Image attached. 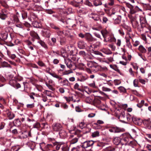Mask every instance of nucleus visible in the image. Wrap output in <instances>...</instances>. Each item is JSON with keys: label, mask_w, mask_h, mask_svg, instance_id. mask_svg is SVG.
I'll use <instances>...</instances> for the list:
<instances>
[{"label": "nucleus", "mask_w": 151, "mask_h": 151, "mask_svg": "<svg viewBox=\"0 0 151 151\" xmlns=\"http://www.w3.org/2000/svg\"><path fill=\"white\" fill-rule=\"evenodd\" d=\"M1 39L4 41L5 40L7 39L8 33L7 32L5 31L4 32H2L1 34Z\"/></svg>", "instance_id": "b1692460"}, {"label": "nucleus", "mask_w": 151, "mask_h": 151, "mask_svg": "<svg viewBox=\"0 0 151 151\" xmlns=\"http://www.w3.org/2000/svg\"><path fill=\"white\" fill-rule=\"evenodd\" d=\"M6 17V14L2 12L0 14V18L4 20L5 19Z\"/></svg>", "instance_id": "e433bc0d"}, {"label": "nucleus", "mask_w": 151, "mask_h": 151, "mask_svg": "<svg viewBox=\"0 0 151 151\" xmlns=\"http://www.w3.org/2000/svg\"><path fill=\"white\" fill-rule=\"evenodd\" d=\"M66 39L65 37L60 38V45H65L66 43Z\"/></svg>", "instance_id": "a878e982"}, {"label": "nucleus", "mask_w": 151, "mask_h": 151, "mask_svg": "<svg viewBox=\"0 0 151 151\" xmlns=\"http://www.w3.org/2000/svg\"><path fill=\"white\" fill-rule=\"evenodd\" d=\"M59 20L63 23H66L67 24H71V21H73L70 18L68 19L67 20L65 19L64 17H61V18L59 19Z\"/></svg>", "instance_id": "ddd939ff"}, {"label": "nucleus", "mask_w": 151, "mask_h": 151, "mask_svg": "<svg viewBox=\"0 0 151 151\" xmlns=\"http://www.w3.org/2000/svg\"><path fill=\"white\" fill-rule=\"evenodd\" d=\"M113 142L116 145H118L120 144H121V139L119 137H115L113 139Z\"/></svg>", "instance_id": "aec40b11"}, {"label": "nucleus", "mask_w": 151, "mask_h": 151, "mask_svg": "<svg viewBox=\"0 0 151 151\" xmlns=\"http://www.w3.org/2000/svg\"><path fill=\"white\" fill-rule=\"evenodd\" d=\"M9 84L10 85L17 89L21 87L20 84L18 83L15 80L12 79L9 81Z\"/></svg>", "instance_id": "6e6552de"}, {"label": "nucleus", "mask_w": 151, "mask_h": 151, "mask_svg": "<svg viewBox=\"0 0 151 151\" xmlns=\"http://www.w3.org/2000/svg\"><path fill=\"white\" fill-rule=\"evenodd\" d=\"M6 112L8 117L9 119H12L15 117L14 114L13 113L10 111L9 109L6 110Z\"/></svg>", "instance_id": "f3484780"}, {"label": "nucleus", "mask_w": 151, "mask_h": 151, "mask_svg": "<svg viewBox=\"0 0 151 151\" xmlns=\"http://www.w3.org/2000/svg\"><path fill=\"white\" fill-rule=\"evenodd\" d=\"M93 53L94 54L99 55L100 56H103L102 53L98 51H94L93 52Z\"/></svg>", "instance_id": "13d9d810"}, {"label": "nucleus", "mask_w": 151, "mask_h": 151, "mask_svg": "<svg viewBox=\"0 0 151 151\" xmlns=\"http://www.w3.org/2000/svg\"><path fill=\"white\" fill-rule=\"evenodd\" d=\"M43 34L44 36L48 38L51 35L50 31L45 29L43 31Z\"/></svg>", "instance_id": "4be33fe9"}, {"label": "nucleus", "mask_w": 151, "mask_h": 151, "mask_svg": "<svg viewBox=\"0 0 151 151\" xmlns=\"http://www.w3.org/2000/svg\"><path fill=\"white\" fill-rule=\"evenodd\" d=\"M12 19L14 21V23L18 22L19 21L18 16L17 15H13L12 17Z\"/></svg>", "instance_id": "58836bf2"}, {"label": "nucleus", "mask_w": 151, "mask_h": 151, "mask_svg": "<svg viewBox=\"0 0 151 151\" xmlns=\"http://www.w3.org/2000/svg\"><path fill=\"white\" fill-rule=\"evenodd\" d=\"M116 44L117 46H120L121 44V40L120 39H118L117 40Z\"/></svg>", "instance_id": "774afa93"}, {"label": "nucleus", "mask_w": 151, "mask_h": 151, "mask_svg": "<svg viewBox=\"0 0 151 151\" xmlns=\"http://www.w3.org/2000/svg\"><path fill=\"white\" fill-rule=\"evenodd\" d=\"M139 81L140 83L142 84H145L146 81L144 79H141L139 76Z\"/></svg>", "instance_id": "69168bd1"}, {"label": "nucleus", "mask_w": 151, "mask_h": 151, "mask_svg": "<svg viewBox=\"0 0 151 151\" xmlns=\"http://www.w3.org/2000/svg\"><path fill=\"white\" fill-rule=\"evenodd\" d=\"M109 131L111 132L119 133L122 131V130L119 127H113L109 129Z\"/></svg>", "instance_id": "9b49d317"}, {"label": "nucleus", "mask_w": 151, "mask_h": 151, "mask_svg": "<svg viewBox=\"0 0 151 151\" xmlns=\"http://www.w3.org/2000/svg\"><path fill=\"white\" fill-rule=\"evenodd\" d=\"M0 3L2 6L6 8H8L9 7V6L6 4V2L5 1L0 0Z\"/></svg>", "instance_id": "c756f323"}, {"label": "nucleus", "mask_w": 151, "mask_h": 151, "mask_svg": "<svg viewBox=\"0 0 151 151\" xmlns=\"http://www.w3.org/2000/svg\"><path fill=\"white\" fill-rule=\"evenodd\" d=\"M53 130L55 132H58L63 128L62 124L58 123H54L52 125Z\"/></svg>", "instance_id": "39448f33"}, {"label": "nucleus", "mask_w": 151, "mask_h": 151, "mask_svg": "<svg viewBox=\"0 0 151 151\" xmlns=\"http://www.w3.org/2000/svg\"><path fill=\"white\" fill-rule=\"evenodd\" d=\"M120 93H126V89L123 86H120L118 88Z\"/></svg>", "instance_id": "473e14b6"}, {"label": "nucleus", "mask_w": 151, "mask_h": 151, "mask_svg": "<svg viewBox=\"0 0 151 151\" xmlns=\"http://www.w3.org/2000/svg\"><path fill=\"white\" fill-rule=\"evenodd\" d=\"M78 141V139L75 137L70 142V144H74L76 143Z\"/></svg>", "instance_id": "37998d69"}, {"label": "nucleus", "mask_w": 151, "mask_h": 151, "mask_svg": "<svg viewBox=\"0 0 151 151\" xmlns=\"http://www.w3.org/2000/svg\"><path fill=\"white\" fill-rule=\"evenodd\" d=\"M70 34V32L68 30H66L64 33L65 36L67 37H69Z\"/></svg>", "instance_id": "bf43d9fd"}, {"label": "nucleus", "mask_w": 151, "mask_h": 151, "mask_svg": "<svg viewBox=\"0 0 151 151\" xmlns=\"http://www.w3.org/2000/svg\"><path fill=\"white\" fill-rule=\"evenodd\" d=\"M65 62L68 68L72 70H74L76 68V63L72 61L69 59H65Z\"/></svg>", "instance_id": "7ed1b4c3"}, {"label": "nucleus", "mask_w": 151, "mask_h": 151, "mask_svg": "<svg viewBox=\"0 0 151 151\" xmlns=\"http://www.w3.org/2000/svg\"><path fill=\"white\" fill-rule=\"evenodd\" d=\"M61 83L63 86H70V83L68 80L65 79L60 82Z\"/></svg>", "instance_id": "5701e85b"}, {"label": "nucleus", "mask_w": 151, "mask_h": 151, "mask_svg": "<svg viewBox=\"0 0 151 151\" xmlns=\"http://www.w3.org/2000/svg\"><path fill=\"white\" fill-rule=\"evenodd\" d=\"M96 146L99 147H100V149H101L104 146V145L102 143L99 142L97 144Z\"/></svg>", "instance_id": "0e129e2a"}, {"label": "nucleus", "mask_w": 151, "mask_h": 151, "mask_svg": "<svg viewBox=\"0 0 151 151\" xmlns=\"http://www.w3.org/2000/svg\"><path fill=\"white\" fill-rule=\"evenodd\" d=\"M101 51L107 55L111 54L112 53L111 51L109 49L103 48L101 50Z\"/></svg>", "instance_id": "c85d7f7f"}, {"label": "nucleus", "mask_w": 151, "mask_h": 151, "mask_svg": "<svg viewBox=\"0 0 151 151\" xmlns=\"http://www.w3.org/2000/svg\"><path fill=\"white\" fill-rule=\"evenodd\" d=\"M119 112V110H116V113L119 114L118 115V116L119 119L120 118H124L125 117L126 115L124 111H121L120 114L118 113V112Z\"/></svg>", "instance_id": "412c9836"}, {"label": "nucleus", "mask_w": 151, "mask_h": 151, "mask_svg": "<svg viewBox=\"0 0 151 151\" xmlns=\"http://www.w3.org/2000/svg\"><path fill=\"white\" fill-rule=\"evenodd\" d=\"M72 151H85V149L82 146V144L81 145L78 146L76 147H74L72 149Z\"/></svg>", "instance_id": "a211bd4d"}, {"label": "nucleus", "mask_w": 151, "mask_h": 151, "mask_svg": "<svg viewBox=\"0 0 151 151\" xmlns=\"http://www.w3.org/2000/svg\"><path fill=\"white\" fill-rule=\"evenodd\" d=\"M85 38L87 41L90 42H92L97 40L96 39L93 38L92 35L89 33L86 34Z\"/></svg>", "instance_id": "1a4fd4ad"}, {"label": "nucleus", "mask_w": 151, "mask_h": 151, "mask_svg": "<svg viewBox=\"0 0 151 151\" xmlns=\"http://www.w3.org/2000/svg\"><path fill=\"white\" fill-rule=\"evenodd\" d=\"M66 101L69 102L71 101H73L74 102H78L80 101V99H79L78 96L76 95H74V96H72L71 97L68 98L67 97H65Z\"/></svg>", "instance_id": "9d476101"}, {"label": "nucleus", "mask_w": 151, "mask_h": 151, "mask_svg": "<svg viewBox=\"0 0 151 151\" xmlns=\"http://www.w3.org/2000/svg\"><path fill=\"white\" fill-rule=\"evenodd\" d=\"M61 150L62 151H68L69 147L66 144L62 146Z\"/></svg>", "instance_id": "2f4dec72"}, {"label": "nucleus", "mask_w": 151, "mask_h": 151, "mask_svg": "<svg viewBox=\"0 0 151 151\" xmlns=\"http://www.w3.org/2000/svg\"><path fill=\"white\" fill-rule=\"evenodd\" d=\"M101 34L106 33L105 36L108 40V42L110 43L112 42H115L116 39L114 37V35L109 33V32L106 29L101 30Z\"/></svg>", "instance_id": "f257e3e1"}, {"label": "nucleus", "mask_w": 151, "mask_h": 151, "mask_svg": "<svg viewBox=\"0 0 151 151\" xmlns=\"http://www.w3.org/2000/svg\"><path fill=\"white\" fill-rule=\"evenodd\" d=\"M79 85L78 83H76L74 86V88L75 89H77L79 91H81V89L79 88Z\"/></svg>", "instance_id": "5fc2aeb1"}, {"label": "nucleus", "mask_w": 151, "mask_h": 151, "mask_svg": "<svg viewBox=\"0 0 151 151\" xmlns=\"http://www.w3.org/2000/svg\"><path fill=\"white\" fill-rule=\"evenodd\" d=\"M114 82L115 86L119 85L121 83L120 81L117 79L114 80Z\"/></svg>", "instance_id": "09e8293b"}, {"label": "nucleus", "mask_w": 151, "mask_h": 151, "mask_svg": "<svg viewBox=\"0 0 151 151\" xmlns=\"http://www.w3.org/2000/svg\"><path fill=\"white\" fill-rule=\"evenodd\" d=\"M38 65L41 67H44L45 66V64L42 61L39 60L37 62Z\"/></svg>", "instance_id": "49530a36"}, {"label": "nucleus", "mask_w": 151, "mask_h": 151, "mask_svg": "<svg viewBox=\"0 0 151 151\" xmlns=\"http://www.w3.org/2000/svg\"><path fill=\"white\" fill-rule=\"evenodd\" d=\"M102 23L103 24H104L106 23L107 22L108 20V19L106 17H103L102 18Z\"/></svg>", "instance_id": "338daca9"}, {"label": "nucleus", "mask_w": 151, "mask_h": 151, "mask_svg": "<svg viewBox=\"0 0 151 151\" xmlns=\"http://www.w3.org/2000/svg\"><path fill=\"white\" fill-rule=\"evenodd\" d=\"M45 84L46 86L49 88V89L51 90L52 91L54 90L55 89L52 87L51 85L48 83L47 82L45 83Z\"/></svg>", "instance_id": "3c124183"}, {"label": "nucleus", "mask_w": 151, "mask_h": 151, "mask_svg": "<svg viewBox=\"0 0 151 151\" xmlns=\"http://www.w3.org/2000/svg\"><path fill=\"white\" fill-rule=\"evenodd\" d=\"M93 4L95 6H97L101 5L102 3L100 0H97L94 1Z\"/></svg>", "instance_id": "4c0bfd02"}, {"label": "nucleus", "mask_w": 151, "mask_h": 151, "mask_svg": "<svg viewBox=\"0 0 151 151\" xmlns=\"http://www.w3.org/2000/svg\"><path fill=\"white\" fill-rule=\"evenodd\" d=\"M32 25L33 26L36 28H38L39 27V23L37 22H33L32 23Z\"/></svg>", "instance_id": "c03bdc74"}, {"label": "nucleus", "mask_w": 151, "mask_h": 151, "mask_svg": "<svg viewBox=\"0 0 151 151\" xmlns=\"http://www.w3.org/2000/svg\"><path fill=\"white\" fill-rule=\"evenodd\" d=\"M137 12V11H136L135 8H134L133 6L130 9V12L131 14H134Z\"/></svg>", "instance_id": "8fccbe9b"}, {"label": "nucleus", "mask_w": 151, "mask_h": 151, "mask_svg": "<svg viewBox=\"0 0 151 151\" xmlns=\"http://www.w3.org/2000/svg\"><path fill=\"white\" fill-rule=\"evenodd\" d=\"M38 43H39L40 45L43 47L45 49H47V45L45 44L44 42L42 41V40H40V41L38 42Z\"/></svg>", "instance_id": "f704fd0d"}, {"label": "nucleus", "mask_w": 151, "mask_h": 151, "mask_svg": "<svg viewBox=\"0 0 151 151\" xmlns=\"http://www.w3.org/2000/svg\"><path fill=\"white\" fill-rule=\"evenodd\" d=\"M85 124L84 122H81L79 124L80 127L81 129H83L85 127Z\"/></svg>", "instance_id": "680f3d73"}, {"label": "nucleus", "mask_w": 151, "mask_h": 151, "mask_svg": "<svg viewBox=\"0 0 151 151\" xmlns=\"http://www.w3.org/2000/svg\"><path fill=\"white\" fill-rule=\"evenodd\" d=\"M51 69L50 68H47L46 70V72L52 76L53 77L57 79H58L59 80H62V78L61 77L57 75L54 72H51L50 71Z\"/></svg>", "instance_id": "0eeeda50"}, {"label": "nucleus", "mask_w": 151, "mask_h": 151, "mask_svg": "<svg viewBox=\"0 0 151 151\" xmlns=\"http://www.w3.org/2000/svg\"><path fill=\"white\" fill-rule=\"evenodd\" d=\"M102 90L103 91H104L109 92L111 91V89L104 86H103L102 87Z\"/></svg>", "instance_id": "603ef678"}, {"label": "nucleus", "mask_w": 151, "mask_h": 151, "mask_svg": "<svg viewBox=\"0 0 151 151\" xmlns=\"http://www.w3.org/2000/svg\"><path fill=\"white\" fill-rule=\"evenodd\" d=\"M91 18L95 21H101V20L100 18L99 15L97 14H93Z\"/></svg>", "instance_id": "bb28decb"}, {"label": "nucleus", "mask_w": 151, "mask_h": 151, "mask_svg": "<svg viewBox=\"0 0 151 151\" xmlns=\"http://www.w3.org/2000/svg\"><path fill=\"white\" fill-rule=\"evenodd\" d=\"M131 38L130 37L126 38V45L129 48H131L132 47V45L130 42V40Z\"/></svg>", "instance_id": "393cba45"}, {"label": "nucleus", "mask_w": 151, "mask_h": 151, "mask_svg": "<svg viewBox=\"0 0 151 151\" xmlns=\"http://www.w3.org/2000/svg\"><path fill=\"white\" fill-rule=\"evenodd\" d=\"M58 132H59V134L60 137L63 138L67 135V134L63 128H62V129L60 130Z\"/></svg>", "instance_id": "6ab92c4d"}, {"label": "nucleus", "mask_w": 151, "mask_h": 151, "mask_svg": "<svg viewBox=\"0 0 151 151\" xmlns=\"http://www.w3.org/2000/svg\"><path fill=\"white\" fill-rule=\"evenodd\" d=\"M133 27L137 29L140 31H141L140 25L138 22L136 20H133L131 22Z\"/></svg>", "instance_id": "4468645a"}, {"label": "nucleus", "mask_w": 151, "mask_h": 151, "mask_svg": "<svg viewBox=\"0 0 151 151\" xmlns=\"http://www.w3.org/2000/svg\"><path fill=\"white\" fill-rule=\"evenodd\" d=\"M87 66L89 68H92L94 66L92 61L88 62L87 64Z\"/></svg>", "instance_id": "6e6d98bb"}, {"label": "nucleus", "mask_w": 151, "mask_h": 151, "mask_svg": "<svg viewBox=\"0 0 151 151\" xmlns=\"http://www.w3.org/2000/svg\"><path fill=\"white\" fill-rule=\"evenodd\" d=\"M132 119L134 123L136 125L139 126L142 124V120L139 118L134 117L132 118Z\"/></svg>", "instance_id": "f8f14e48"}, {"label": "nucleus", "mask_w": 151, "mask_h": 151, "mask_svg": "<svg viewBox=\"0 0 151 151\" xmlns=\"http://www.w3.org/2000/svg\"><path fill=\"white\" fill-rule=\"evenodd\" d=\"M139 50L142 53H145L147 51L146 49L142 45L139 46Z\"/></svg>", "instance_id": "72a5a7b5"}, {"label": "nucleus", "mask_w": 151, "mask_h": 151, "mask_svg": "<svg viewBox=\"0 0 151 151\" xmlns=\"http://www.w3.org/2000/svg\"><path fill=\"white\" fill-rule=\"evenodd\" d=\"M63 145V144L60 143H57V144L55 145V148L56 149L58 150L59 149L60 147L62 148V146Z\"/></svg>", "instance_id": "de8ad7c7"}, {"label": "nucleus", "mask_w": 151, "mask_h": 151, "mask_svg": "<svg viewBox=\"0 0 151 151\" xmlns=\"http://www.w3.org/2000/svg\"><path fill=\"white\" fill-rule=\"evenodd\" d=\"M99 132L98 131H96L93 132L91 135L93 137H95L99 136Z\"/></svg>", "instance_id": "c9c22d12"}, {"label": "nucleus", "mask_w": 151, "mask_h": 151, "mask_svg": "<svg viewBox=\"0 0 151 151\" xmlns=\"http://www.w3.org/2000/svg\"><path fill=\"white\" fill-rule=\"evenodd\" d=\"M22 17L23 19H24L26 18L27 17V13L24 12H23L22 14Z\"/></svg>", "instance_id": "e2e57ef3"}, {"label": "nucleus", "mask_w": 151, "mask_h": 151, "mask_svg": "<svg viewBox=\"0 0 151 151\" xmlns=\"http://www.w3.org/2000/svg\"><path fill=\"white\" fill-rule=\"evenodd\" d=\"M114 13L112 14L111 15V18L114 20V23L115 24H119L120 22L121 17L120 16L115 15Z\"/></svg>", "instance_id": "20e7f679"}, {"label": "nucleus", "mask_w": 151, "mask_h": 151, "mask_svg": "<svg viewBox=\"0 0 151 151\" xmlns=\"http://www.w3.org/2000/svg\"><path fill=\"white\" fill-rule=\"evenodd\" d=\"M78 47L81 49H84L86 47V43L83 41H80L78 42Z\"/></svg>", "instance_id": "2eb2a0df"}, {"label": "nucleus", "mask_w": 151, "mask_h": 151, "mask_svg": "<svg viewBox=\"0 0 151 151\" xmlns=\"http://www.w3.org/2000/svg\"><path fill=\"white\" fill-rule=\"evenodd\" d=\"M13 123L14 125L17 126H19L21 125V122L19 119H17L14 120Z\"/></svg>", "instance_id": "cd10ccee"}, {"label": "nucleus", "mask_w": 151, "mask_h": 151, "mask_svg": "<svg viewBox=\"0 0 151 151\" xmlns=\"http://www.w3.org/2000/svg\"><path fill=\"white\" fill-rule=\"evenodd\" d=\"M143 123L144 125L148 129H151V122L150 119H145L144 120Z\"/></svg>", "instance_id": "dca6fc26"}, {"label": "nucleus", "mask_w": 151, "mask_h": 151, "mask_svg": "<svg viewBox=\"0 0 151 151\" xmlns=\"http://www.w3.org/2000/svg\"><path fill=\"white\" fill-rule=\"evenodd\" d=\"M41 98H42V100L44 101V102H46L47 101V97L45 96L42 94L41 96Z\"/></svg>", "instance_id": "052dcab7"}, {"label": "nucleus", "mask_w": 151, "mask_h": 151, "mask_svg": "<svg viewBox=\"0 0 151 151\" xmlns=\"http://www.w3.org/2000/svg\"><path fill=\"white\" fill-rule=\"evenodd\" d=\"M19 148L18 147L13 146L12 147L11 149V151H18Z\"/></svg>", "instance_id": "864d4df0"}, {"label": "nucleus", "mask_w": 151, "mask_h": 151, "mask_svg": "<svg viewBox=\"0 0 151 151\" xmlns=\"http://www.w3.org/2000/svg\"><path fill=\"white\" fill-rule=\"evenodd\" d=\"M145 101L143 100H142L140 103L139 104H137V107H139V108H141L143 106L144 104Z\"/></svg>", "instance_id": "79ce46f5"}, {"label": "nucleus", "mask_w": 151, "mask_h": 151, "mask_svg": "<svg viewBox=\"0 0 151 151\" xmlns=\"http://www.w3.org/2000/svg\"><path fill=\"white\" fill-rule=\"evenodd\" d=\"M2 67H10V65L9 64H8L7 63L4 61L2 63Z\"/></svg>", "instance_id": "a18cd8bd"}, {"label": "nucleus", "mask_w": 151, "mask_h": 151, "mask_svg": "<svg viewBox=\"0 0 151 151\" xmlns=\"http://www.w3.org/2000/svg\"><path fill=\"white\" fill-rule=\"evenodd\" d=\"M94 143V141L92 140L86 141L81 143L82 146L86 150H87L88 148L91 150Z\"/></svg>", "instance_id": "f03ea898"}, {"label": "nucleus", "mask_w": 151, "mask_h": 151, "mask_svg": "<svg viewBox=\"0 0 151 151\" xmlns=\"http://www.w3.org/2000/svg\"><path fill=\"white\" fill-rule=\"evenodd\" d=\"M140 27L141 31L143 29V28H144V27H145L147 24L144 21H142L140 20Z\"/></svg>", "instance_id": "7c9ffc66"}, {"label": "nucleus", "mask_w": 151, "mask_h": 151, "mask_svg": "<svg viewBox=\"0 0 151 151\" xmlns=\"http://www.w3.org/2000/svg\"><path fill=\"white\" fill-rule=\"evenodd\" d=\"M122 136L123 137L121 139V145H128V142L129 141L128 137L126 134H122Z\"/></svg>", "instance_id": "423d86ee"}, {"label": "nucleus", "mask_w": 151, "mask_h": 151, "mask_svg": "<svg viewBox=\"0 0 151 151\" xmlns=\"http://www.w3.org/2000/svg\"><path fill=\"white\" fill-rule=\"evenodd\" d=\"M50 26L52 28V29H55V30L60 29V28L59 27L55 26L54 24H53L52 23H50Z\"/></svg>", "instance_id": "a19ab883"}, {"label": "nucleus", "mask_w": 151, "mask_h": 151, "mask_svg": "<svg viewBox=\"0 0 151 151\" xmlns=\"http://www.w3.org/2000/svg\"><path fill=\"white\" fill-rule=\"evenodd\" d=\"M144 7L146 10L151 11V6L149 4H144Z\"/></svg>", "instance_id": "ea45409f"}, {"label": "nucleus", "mask_w": 151, "mask_h": 151, "mask_svg": "<svg viewBox=\"0 0 151 151\" xmlns=\"http://www.w3.org/2000/svg\"><path fill=\"white\" fill-rule=\"evenodd\" d=\"M124 3H125L126 6L128 8H129L130 9L133 6L132 5L128 2L125 1Z\"/></svg>", "instance_id": "4d7b16f0"}]
</instances>
